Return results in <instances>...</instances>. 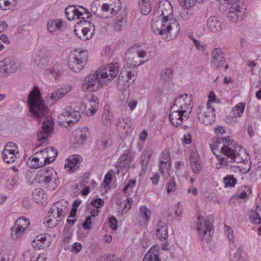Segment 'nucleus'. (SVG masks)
<instances>
[{
	"label": "nucleus",
	"mask_w": 261,
	"mask_h": 261,
	"mask_svg": "<svg viewBox=\"0 0 261 261\" xmlns=\"http://www.w3.org/2000/svg\"><path fill=\"white\" fill-rule=\"evenodd\" d=\"M151 29L155 34L164 35L168 40L175 39L179 33L178 21L173 17V8L168 1H162L153 15Z\"/></svg>",
	"instance_id": "obj_1"
},
{
	"label": "nucleus",
	"mask_w": 261,
	"mask_h": 261,
	"mask_svg": "<svg viewBox=\"0 0 261 261\" xmlns=\"http://www.w3.org/2000/svg\"><path fill=\"white\" fill-rule=\"evenodd\" d=\"M214 154L220 161L216 168L225 167L232 164L244 162L243 155L245 150L229 137L214 139L210 144Z\"/></svg>",
	"instance_id": "obj_2"
},
{
	"label": "nucleus",
	"mask_w": 261,
	"mask_h": 261,
	"mask_svg": "<svg viewBox=\"0 0 261 261\" xmlns=\"http://www.w3.org/2000/svg\"><path fill=\"white\" fill-rule=\"evenodd\" d=\"M147 56L145 51L142 49V46L138 45L132 46L125 53V60L126 64L122 69L119 75L117 81V87L120 90H125L129 84L135 80V76L137 74L134 68H137L143 64L141 59Z\"/></svg>",
	"instance_id": "obj_3"
},
{
	"label": "nucleus",
	"mask_w": 261,
	"mask_h": 261,
	"mask_svg": "<svg viewBox=\"0 0 261 261\" xmlns=\"http://www.w3.org/2000/svg\"><path fill=\"white\" fill-rule=\"evenodd\" d=\"M28 105L30 112L38 119L47 113V107L43 100L41 99L40 93L38 87L32 90L28 97Z\"/></svg>",
	"instance_id": "obj_4"
},
{
	"label": "nucleus",
	"mask_w": 261,
	"mask_h": 261,
	"mask_svg": "<svg viewBox=\"0 0 261 261\" xmlns=\"http://www.w3.org/2000/svg\"><path fill=\"white\" fill-rule=\"evenodd\" d=\"M38 181L50 191L55 190L59 184L57 174L52 168H44L37 174Z\"/></svg>",
	"instance_id": "obj_5"
},
{
	"label": "nucleus",
	"mask_w": 261,
	"mask_h": 261,
	"mask_svg": "<svg viewBox=\"0 0 261 261\" xmlns=\"http://www.w3.org/2000/svg\"><path fill=\"white\" fill-rule=\"evenodd\" d=\"M88 58V51L85 50L71 53L68 61L69 67L75 72L81 71L86 64Z\"/></svg>",
	"instance_id": "obj_6"
},
{
	"label": "nucleus",
	"mask_w": 261,
	"mask_h": 261,
	"mask_svg": "<svg viewBox=\"0 0 261 261\" xmlns=\"http://www.w3.org/2000/svg\"><path fill=\"white\" fill-rule=\"evenodd\" d=\"M77 24V28L74 30L77 37L83 40L91 39L95 33L94 25L87 20H81Z\"/></svg>",
	"instance_id": "obj_7"
},
{
	"label": "nucleus",
	"mask_w": 261,
	"mask_h": 261,
	"mask_svg": "<svg viewBox=\"0 0 261 261\" xmlns=\"http://www.w3.org/2000/svg\"><path fill=\"white\" fill-rule=\"evenodd\" d=\"M197 230L199 232V236L208 239L210 236V232L213 230V218L211 216H208L204 220L202 216L197 217Z\"/></svg>",
	"instance_id": "obj_8"
},
{
	"label": "nucleus",
	"mask_w": 261,
	"mask_h": 261,
	"mask_svg": "<svg viewBox=\"0 0 261 261\" xmlns=\"http://www.w3.org/2000/svg\"><path fill=\"white\" fill-rule=\"evenodd\" d=\"M103 81L101 79L97 71L94 74H90L85 79L83 84V90L96 91L103 85Z\"/></svg>",
	"instance_id": "obj_9"
},
{
	"label": "nucleus",
	"mask_w": 261,
	"mask_h": 261,
	"mask_svg": "<svg viewBox=\"0 0 261 261\" xmlns=\"http://www.w3.org/2000/svg\"><path fill=\"white\" fill-rule=\"evenodd\" d=\"M67 206L68 202L64 200L55 202L50 209L49 217L60 219V222L62 218L64 217L68 211Z\"/></svg>",
	"instance_id": "obj_10"
},
{
	"label": "nucleus",
	"mask_w": 261,
	"mask_h": 261,
	"mask_svg": "<svg viewBox=\"0 0 261 261\" xmlns=\"http://www.w3.org/2000/svg\"><path fill=\"white\" fill-rule=\"evenodd\" d=\"M119 71V65L117 63H111L105 67L101 70L97 71L103 83L112 80L118 74Z\"/></svg>",
	"instance_id": "obj_11"
},
{
	"label": "nucleus",
	"mask_w": 261,
	"mask_h": 261,
	"mask_svg": "<svg viewBox=\"0 0 261 261\" xmlns=\"http://www.w3.org/2000/svg\"><path fill=\"white\" fill-rule=\"evenodd\" d=\"M51 59L50 51L45 48H42L37 52L34 63L38 67L45 68L48 65Z\"/></svg>",
	"instance_id": "obj_12"
},
{
	"label": "nucleus",
	"mask_w": 261,
	"mask_h": 261,
	"mask_svg": "<svg viewBox=\"0 0 261 261\" xmlns=\"http://www.w3.org/2000/svg\"><path fill=\"white\" fill-rule=\"evenodd\" d=\"M240 2L231 5L228 14L229 20L233 22H237L243 20L244 17L245 8Z\"/></svg>",
	"instance_id": "obj_13"
},
{
	"label": "nucleus",
	"mask_w": 261,
	"mask_h": 261,
	"mask_svg": "<svg viewBox=\"0 0 261 261\" xmlns=\"http://www.w3.org/2000/svg\"><path fill=\"white\" fill-rule=\"evenodd\" d=\"M16 62L12 58H7L0 61V76H7L16 72Z\"/></svg>",
	"instance_id": "obj_14"
},
{
	"label": "nucleus",
	"mask_w": 261,
	"mask_h": 261,
	"mask_svg": "<svg viewBox=\"0 0 261 261\" xmlns=\"http://www.w3.org/2000/svg\"><path fill=\"white\" fill-rule=\"evenodd\" d=\"M169 117L172 125L177 127L181 124L185 119L188 118L189 115L184 110L180 111L175 107H171Z\"/></svg>",
	"instance_id": "obj_15"
},
{
	"label": "nucleus",
	"mask_w": 261,
	"mask_h": 261,
	"mask_svg": "<svg viewBox=\"0 0 261 261\" xmlns=\"http://www.w3.org/2000/svg\"><path fill=\"white\" fill-rule=\"evenodd\" d=\"M53 128L54 122L52 117L50 116H46L41 130L39 131L37 134L38 140L41 143L44 142Z\"/></svg>",
	"instance_id": "obj_16"
},
{
	"label": "nucleus",
	"mask_w": 261,
	"mask_h": 261,
	"mask_svg": "<svg viewBox=\"0 0 261 261\" xmlns=\"http://www.w3.org/2000/svg\"><path fill=\"white\" fill-rule=\"evenodd\" d=\"M132 161V154L128 150L124 151V153L119 158L116 165V173L119 174H124L129 168Z\"/></svg>",
	"instance_id": "obj_17"
},
{
	"label": "nucleus",
	"mask_w": 261,
	"mask_h": 261,
	"mask_svg": "<svg viewBox=\"0 0 261 261\" xmlns=\"http://www.w3.org/2000/svg\"><path fill=\"white\" fill-rule=\"evenodd\" d=\"M224 54L220 48H215L211 53V66L215 69H220L225 64Z\"/></svg>",
	"instance_id": "obj_18"
},
{
	"label": "nucleus",
	"mask_w": 261,
	"mask_h": 261,
	"mask_svg": "<svg viewBox=\"0 0 261 261\" xmlns=\"http://www.w3.org/2000/svg\"><path fill=\"white\" fill-rule=\"evenodd\" d=\"M72 89L70 85H65L51 93V95L47 97L46 100L47 104L52 105L57 102L59 99L63 98L65 95L69 93Z\"/></svg>",
	"instance_id": "obj_19"
},
{
	"label": "nucleus",
	"mask_w": 261,
	"mask_h": 261,
	"mask_svg": "<svg viewBox=\"0 0 261 261\" xmlns=\"http://www.w3.org/2000/svg\"><path fill=\"white\" fill-rule=\"evenodd\" d=\"M191 100V95L187 94L181 95L175 99L172 107H175L180 111L184 110L186 112L187 109L192 108Z\"/></svg>",
	"instance_id": "obj_20"
},
{
	"label": "nucleus",
	"mask_w": 261,
	"mask_h": 261,
	"mask_svg": "<svg viewBox=\"0 0 261 261\" xmlns=\"http://www.w3.org/2000/svg\"><path fill=\"white\" fill-rule=\"evenodd\" d=\"M42 154L44 161L46 164L52 163L56 159L58 153L57 150L53 147H47L39 152H36V155Z\"/></svg>",
	"instance_id": "obj_21"
},
{
	"label": "nucleus",
	"mask_w": 261,
	"mask_h": 261,
	"mask_svg": "<svg viewBox=\"0 0 261 261\" xmlns=\"http://www.w3.org/2000/svg\"><path fill=\"white\" fill-rule=\"evenodd\" d=\"M64 21L61 19H55L47 22L48 31L53 35H58L63 31Z\"/></svg>",
	"instance_id": "obj_22"
},
{
	"label": "nucleus",
	"mask_w": 261,
	"mask_h": 261,
	"mask_svg": "<svg viewBox=\"0 0 261 261\" xmlns=\"http://www.w3.org/2000/svg\"><path fill=\"white\" fill-rule=\"evenodd\" d=\"M156 236L161 241L166 240L168 237L167 224L161 220L158 221L156 225Z\"/></svg>",
	"instance_id": "obj_23"
},
{
	"label": "nucleus",
	"mask_w": 261,
	"mask_h": 261,
	"mask_svg": "<svg viewBox=\"0 0 261 261\" xmlns=\"http://www.w3.org/2000/svg\"><path fill=\"white\" fill-rule=\"evenodd\" d=\"M132 122L128 118H119L116 126L118 131L122 135L127 134L131 130Z\"/></svg>",
	"instance_id": "obj_24"
},
{
	"label": "nucleus",
	"mask_w": 261,
	"mask_h": 261,
	"mask_svg": "<svg viewBox=\"0 0 261 261\" xmlns=\"http://www.w3.org/2000/svg\"><path fill=\"white\" fill-rule=\"evenodd\" d=\"M82 160V158L79 155H74L66 159L67 163L65 165L64 168L68 171L73 172L79 168V164Z\"/></svg>",
	"instance_id": "obj_25"
},
{
	"label": "nucleus",
	"mask_w": 261,
	"mask_h": 261,
	"mask_svg": "<svg viewBox=\"0 0 261 261\" xmlns=\"http://www.w3.org/2000/svg\"><path fill=\"white\" fill-rule=\"evenodd\" d=\"M127 23V13L123 10L117 16L116 21L113 24V29L116 31H120L126 26Z\"/></svg>",
	"instance_id": "obj_26"
},
{
	"label": "nucleus",
	"mask_w": 261,
	"mask_h": 261,
	"mask_svg": "<svg viewBox=\"0 0 261 261\" xmlns=\"http://www.w3.org/2000/svg\"><path fill=\"white\" fill-rule=\"evenodd\" d=\"M206 26L208 30L213 33L218 32L222 29L220 19L215 16H211L207 19Z\"/></svg>",
	"instance_id": "obj_27"
},
{
	"label": "nucleus",
	"mask_w": 261,
	"mask_h": 261,
	"mask_svg": "<svg viewBox=\"0 0 261 261\" xmlns=\"http://www.w3.org/2000/svg\"><path fill=\"white\" fill-rule=\"evenodd\" d=\"M65 14L69 20H72L76 19H85L82 17V13L80 12L78 8L74 5L69 6L65 9Z\"/></svg>",
	"instance_id": "obj_28"
},
{
	"label": "nucleus",
	"mask_w": 261,
	"mask_h": 261,
	"mask_svg": "<svg viewBox=\"0 0 261 261\" xmlns=\"http://www.w3.org/2000/svg\"><path fill=\"white\" fill-rule=\"evenodd\" d=\"M62 116L65 117L64 121L67 122L69 125L76 123L81 118L80 113L78 111L67 110L63 113Z\"/></svg>",
	"instance_id": "obj_29"
},
{
	"label": "nucleus",
	"mask_w": 261,
	"mask_h": 261,
	"mask_svg": "<svg viewBox=\"0 0 261 261\" xmlns=\"http://www.w3.org/2000/svg\"><path fill=\"white\" fill-rule=\"evenodd\" d=\"M87 139V135L83 130L77 129L75 130L71 142L75 145H83Z\"/></svg>",
	"instance_id": "obj_30"
},
{
	"label": "nucleus",
	"mask_w": 261,
	"mask_h": 261,
	"mask_svg": "<svg viewBox=\"0 0 261 261\" xmlns=\"http://www.w3.org/2000/svg\"><path fill=\"white\" fill-rule=\"evenodd\" d=\"M90 105V108L86 111V113L88 116H91L94 114L99 108V100L95 96H92L88 99Z\"/></svg>",
	"instance_id": "obj_31"
},
{
	"label": "nucleus",
	"mask_w": 261,
	"mask_h": 261,
	"mask_svg": "<svg viewBox=\"0 0 261 261\" xmlns=\"http://www.w3.org/2000/svg\"><path fill=\"white\" fill-rule=\"evenodd\" d=\"M191 165L192 169L195 173H199L202 170V166L200 161L198 155L194 154L190 158Z\"/></svg>",
	"instance_id": "obj_32"
},
{
	"label": "nucleus",
	"mask_w": 261,
	"mask_h": 261,
	"mask_svg": "<svg viewBox=\"0 0 261 261\" xmlns=\"http://www.w3.org/2000/svg\"><path fill=\"white\" fill-rule=\"evenodd\" d=\"M36 155L37 156H35V154H34L33 156H30L28 160L27 164L32 168L36 169L45 165L44 161L43 162L42 161L40 162V158L37 156L38 155Z\"/></svg>",
	"instance_id": "obj_33"
},
{
	"label": "nucleus",
	"mask_w": 261,
	"mask_h": 261,
	"mask_svg": "<svg viewBox=\"0 0 261 261\" xmlns=\"http://www.w3.org/2000/svg\"><path fill=\"white\" fill-rule=\"evenodd\" d=\"M139 7L141 13L144 15L148 14L151 10L150 0H140Z\"/></svg>",
	"instance_id": "obj_34"
},
{
	"label": "nucleus",
	"mask_w": 261,
	"mask_h": 261,
	"mask_svg": "<svg viewBox=\"0 0 261 261\" xmlns=\"http://www.w3.org/2000/svg\"><path fill=\"white\" fill-rule=\"evenodd\" d=\"M11 150L4 149L3 151V159L4 162L8 164L13 163L17 158L16 152H11Z\"/></svg>",
	"instance_id": "obj_35"
},
{
	"label": "nucleus",
	"mask_w": 261,
	"mask_h": 261,
	"mask_svg": "<svg viewBox=\"0 0 261 261\" xmlns=\"http://www.w3.org/2000/svg\"><path fill=\"white\" fill-rule=\"evenodd\" d=\"M100 11H101V17L103 18L112 17L114 15V14L112 12V10H111V8H110L108 2L102 5L100 7Z\"/></svg>",
	"instance_id": "obj_36"
},
{
	"label": "nucleus",
	"mask_w": 261,
	"mask_h": 261,
	"mask_svg": "<svg viewBox=\"0 0 261 261\" xmlns=\"http://www.w3.org/2000/svg\"><path fill=\"white\" fill-rule=\"evenodd\" d=\"M211 112H212V113L208 115L199 117V119L201 120L202 123L206 125L211 124L215 121L216 118L215 112H213L212 110Z\"/></svg>",
	"instance_id": "obj_37"
},
{
	"label": "nucleus",
	"mask_w": 261,
	"mask_h": 261,
	"mask_svg": "<svg viewBox=\"0 0 261 261\" xmlns=\"http://www.w3.org/2000/svg\"><path fill=\"white\" fill-rule=\"evenodd\" d=\"M108 3L114 15L116 14L122 7V4L120 0H109Z\"/></svg>",
	"instance_id": "obj_38"
},
{
	"label": "nucleus",
	"mask_w": 261,
	"mask_h": 261,
	"mask_svg": "<svg viewBox=\"0 0 261 261\" xmlns=\"http://www.w3.org/2000/svg\"><path fill=\"white\" fill-rule=\"evenodd\" d=\"M112 119V114L109 111L104 110L101 117V123L105 126H109L111 124Z\"/></svg>",
	"instance_id": "obj_39"
},
{
	"label": "nucleus",
	"mask_w": 261,
	"mask_h": 261,
	"mask_svg": "<svg viewBox=\"0 0 261 261\" xmlns=\"http://www.w3.org/2000/svg\"><path fill=\"white\" fill-rule=\"evenodd\" d=\"M245 104L243 102H240L236 105L232 109L233 115L234 117H241L244 111Z\"/></svg>",
	"instance_id": "obj_40"
},
{
	"label": "nucleus",
	"mask_w": 261,
	"mask_h": 261,
	"mask_svg": "<svg viewBox=\"0 0 261 261\" xmlns=\"http://www.w3.org/2000/svg\"><path fill=\"white\" fill-rule=\"evenodd\" d=\"M46 240V237L43 234L37 236L33 241L32 245L34 248L40 249L42 247V244H43Z\"/></svg>",
	"instance_id": "obj_41"
},
{
	"label": "nucleus",
	"mask_w": 261,
	"mask_h": 261,
	"mask_svg": "<svg viewBox=\"0 0 261 261\" xmlns=\"http://www.w3.org/2000/svg\"><path fill=\"white\" fill-rule=\"evenodd\" d=\"M143 261H161L158 254L148 251L145 255Z\"/></svg>",
	"instance_id": "obj_42"
},
{
	"label": "nucleus",
	"mask_w": 261,
	"mask_h": 261,
	"mask_svg": "<svg viewBox=\"0 0 261 261\" xmlns=\"http://www.w3.org/2000/svg\"><path fill=\"white\" fill-rule=\"evenodd\" d=\"M25 229L20 227V226H17V224L15 223L14 226L11 229V235L14 239H17L19 237L20 235L24 231Z\"/></svg>",
	"instance_id": "obj_43"
},
{
	"label": "nucleus",
	"mask_w": 261,
	"mask_h": 261,
	"mask_svg": "<svg viewBox=\"0 0 261 261\" xmlns=\"http://www.w3.org/2000/svg\"><path fill=\"white\" fill-rule=\"evenodd\" d=\"M261 211V207L258 205H256L255 212L253 213L251 217V220L254 224H259L261 223V219L259 215Z\"/></svg>",
	"instance_id": "obj_44"
},
{
	"label": "nucleus",
	"mask_w": 261,
	"mask_h": 261,
	"mask_svg": "<svg viewBox=\"0 0 261 261\" xmlns=\"http://www.w3.org/2000/svg\"><path fill=\"white\" fill-rule=\"evenodd\" d=\"M151 154L148 151L144 152L141 156V164L142 165V169L145 171L148 166V161L150 159Z\"/></svg>",
	"instance_id": "obj_45"
},
{
	"label": "nucleus",
	"mask_w": 261,
	"mask_h": 261,
	"mask_svg": "<svg viewBox=\"0 0 261 261\" xmlns=\"http://www.w3.org/2000/svg\"><path fill=\"white\" fill-rule=\"evenodd\" d=\"M173 73V70L170 68H166L163 70L161 74V77L163 81H168L172 77Z\"/></svg>",
	"instance_id": "obj_46"
},
{
	"label": "nucleus",
	"mask_w": 261,
	"mask_h": 261,
	"mask_svg": "<svg viewBox=\"0 0 261 261\" xmlns=\"http://www.w3.org/2000/svg\"><path fill=\"white\" fill-rule=\"evenodd\" d=\"M251 189L247 187H241L240 189H239L238 194V197L240 198H246L247 197V196L251 194Z\"/></svg>",
	"instance_id": "obj_47"
},
{
	"label": "nucleus",
	"mask_w": 261,
	"mask_h": 261,
	"mask_svg": "<svg viewBox=\"0 0 261 261\" xmlns=\"http://www.w3.org/2000/svg\"><path fill=\"white\" fill-rule=\"evenodd\" d=\"M193 41L194 43L196 48L199 51H201L203 55H207L208 53L206 50L205 45L203 43L200 41L196 40L194 38H193Z\"/></svg>",
	"instance_id": "obj_48"
},
{
	"label": "nucleus",
	"mask_w": 261,
	"mask_h": 261,
	"mask_svg": "<svg viewBox=\"0 0 261 261\" xmlns=\"http://www.w3.org/2000/svg\"><path fill=\"white\" fill-rule=\"evenodd\" d=\"M225 187H233L237 183V179L232 175H227L224 178Z\"/></svg>",
	"instance_id": "obj_49"
},
{
	"label": "nucleus",
	"mask_w": 261,
	"mask_h": 261,
	"mask_svg": "<svg viewBox=\"0 0 261 261\" xmlns=\"http://www.w3.org/2000/svg\"><path fill=\"white\" fill-rule=\"evenodd\" d=\"M140 214L141 217L148 221L150 218V210L145 206H142L139 208Z\"/></svg>",
	"instance_id": "obj_50"
},
{
	"label": "nucleus",
	"mask_w": 261,
	"mask_h": 261,
	"mask_svg": "<svg viewBox=\"0 0 261 261\" xmlns=\"http://www.w3.org/2000/svg\"><path fill=\"white\" fill-rule=\"evenodd\" d=\"M15 5L13 4L12 2L8 0H0V9L3 10H7L10 9Z\"/></svg>",
	"instance_id": "obj_51"
},
{
	"label": "nucleus",
	"mask_w": 261,
	"mask_h": 261,
	"mask_svg": "<svg viewBox=\"0 0 261 261\" xmlns=\"http://www.w3.org/2000/svg\"><path fill=\"white\" fill-rule=\"evenodd\" d=\"M15 223L17 224V226H20L25 229L29 225L30 221L28 219H26L24 217H21L18 219Z\"/></svg>",
	"instance_id": "obj_52"
},
{
	"label": "nucleus",
	"mask_w": 261,
	"mask_h": 261,
	"mask_svg": "<svg viewBox=\"0 0 261 261\" xmlns=\"http://www.w3.org/2000/svg\"><path fill=\"white\" fill-rule=\"evenodd\" d=\"M50 72L56 78L60 77L62 74L61 67L59 65H55L50 70Z\"/></svg>",
	"instance_id": "obj_53"
},
{
	"label": "nucleus",
	"mask_w": 261,
	"mask_h": 261,
	"mask_svg": "<svg viewBox=\"0 0 261 261\" xmlns=\"http://www.w3.org/2000/svg\"><path fill=\"white\" fill-rule=\"evenodd\" d=\"M178 2L182 7L189 9L194 6L196 0H178Z\"/></svg>",
	"instance_id": "obj_54"
},
{
	"label": "nucleus",
	"mask_w": 261,
	"mask_h": 261,
	"mask_svg": "<svg viewBox=\"0 0 261 261\" xmlns=\"http://www.w3.org/2000/svg\"><path fill=\"white\" fill-rule=\"evenodd\" d=\"M101 143L102 144L103 147L104 148H108L112 144L111 135L109 132L107 133L106 137L103 138L101 140Z\"/></svg>",
	"instance_id": "obj_55"
},
{
	"label": "nucleus",
	"mask_w": 261,
	"mask_h": 261,
	"mask_svg": "<svg viewBox=\"0 0 261 261\" xmlns=\"http://www.w3.org/2000/svg\"><path fill=\"white\" fill-rule=\"evenodd\" d=\"M180 16L185 21H188L193 18V13L186 9H184L181 11Z\"/></svg>",
	"instance_id": "obj_56"
},
{
	"label": "nucleus",
	"mask_w": 261,
	"mask_h": 261,
	"mask_svg": "<svg viewBox=\"0 0 261 261\" xmlns=\"http://www.w3.org/2000/svg\"><path fill=\"white\" fill-rule=\"evenodd\" d=\"M4 149H7V150H11V152H16V153H18V148L16 145V144L13 142H8L5 146Z\"/></svg>",
	"instance_id": "obj_57"
},
{
	"label": "nucleus",
	"mask_w": 261,
	"mask_h": 261,
	"mask_svg": "<svg viewBox=\"0 0 261 261\" xmlns=\"http://www.w3.org/2000/svg\"><path fill=\"white\" fill-rule=\"evenodd\" d=\"M160 170H161V172L163 175L168 171L169 169L171 164L170 162H165L162 161V163H160Z\"/></svg>",
	"instance_id": "obj_58"
},
{
	"label": "nucleus",
	"mask_w": 261,
	"mask_h": 261,
	"mask_svg": "<svg viewBox=\"0 0 261 261\" xmlns=\"http://www.w3.org/2000/svg\"><path fill=\"white\" fill-rule=\"evenodd\" d=\"M176 190V184L174 179H170L167 183V193H170Z\"/></svg>",
	"instance_id": "obj_59"
},
{
	"label": "nucleus",
	"mask_w": 261,
	"mask_h": 261,
	"mask_svg": "<svg viewBox=\"0 0 261 261\" xmlns=\"http://www.w3.org/2000/svg\"><path fill=\"white\" fill-rule=\"evenodd\" d=\"M225 234L227 235L228 240H229V241H232V242H233L234 237L232 228L230 226H228L227 225H225Z\"/></svg>",
	"instance_id": "obj_60"
},
{
	"label": "nucleus",
	"mask_w": 261,
	"mask_h": 261,
	"mask_svg": "<svg viewBox=\"0 0 261 261\" xmlns=\"http://www.w3.org/2000/svg\"><path fill=\"white\" fill-rule=\"evenodd\" d=\"M213 110V112H215L214 109H210L207 107H202L201 108L200 112L199 113L198 117H202L204 116H207L211 114V111Z\"/></svg>",
	"instance_id": "obj_61"
},
{
	"label": "nucleus",
	"mask_w": 261,
	"mask_h": 261,
	"mask_svg": "<svg viewBox=\"0 0 261 261\" xmlns=\"http://www.w3.org/2000/svg\"><path fill=\"white\" fill-rule=\"evenodd\" d=\"M162 161L165 162H170V156L168 151H164L162 152L161 157L160 159V163H162Z\"/></svg>",
	"instance_id": "obj_62"
},
{
	"label": "nucleus",
	"mask_w": 261,
	"mask_h": 261,
	"mask_svg": "<svg viewBox=\"0 0 261 261\" xmlns=\"http://www.w3.org/2000/svg\"><path fill=\"white\" fill-rule=\"evenodd\" d=\"M242 251L243 250L241 247L238 248L233 256V259L234 261H241L243 260L242 256Z\"/></svg>",
	"instance_id": "obj_63"
},
{
	"label": "nucleus",
	"mask_w": 261,
	"mask_h": 261,
	"mask_svg": "<svg viewBox=\"0 0 261 261\" xmlns=\"http://www.w3.org/2000/svg\"><path fill=\"white\" fill-rule=\"evenodd\" d=\"M104 204L103 200L101 198H97L94 199L91 202V204L93 206L98 208L101 207Z\"/></svg>",
	"instance_id": "obj_64"
}]
</instances>
